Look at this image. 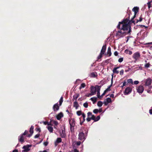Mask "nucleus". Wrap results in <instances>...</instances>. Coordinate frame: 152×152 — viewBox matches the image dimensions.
Here are the masks:
<instances>
[{
    "label": "nucleus",
    "mask_w": 152,
    "mask_h": 152,
    "mask_svg": "<svg viewBox=\"0 0 152 152\" xmlns=\"http://www.w3.org/2000/svg\"><path fill=\"white\" fill-rule=\"evenodd\" d=\"M91 117V119L94 120V121H95V117H95V116L93 115H92Z\"/></svg>",
    "instance_id": "4c0bfd02"
},
{
    "label": "nucleus",
    "mask_w": 152,
    "mask_h": 152,
    "mask_svg": "<svg viewBox=\"0 0 152 152\" xmlns=\"http://www.w3.org/2000/svg\"><path fill=\"white\" fill-rule=\"evenodd\" d=\"M132 91V89L131 88L129 87H127L125 90L124 94L125 95H127L130 93Z\"/></svg>",
    "instance_id": "1a4fd4ad"
},
{
    "label": "nucleus",
    "mask_w": 152,
    "mask_h": 152,
    "mask_svg": "<svg viewBox=\"0 0 152 152\" xmlns=\"http://www.w3.org/2000/svg\"><path fill=\"white\" fill-rule=\"evenodd\" d=\"M106 92H105V91H104V93L102 94V95L100 96H101V97H100V98H99V99H101L103 96L104 95H105V93H106Z\"/></svg>",
    "instance_id": "de8ad7c7"
},
{
    "label": "nucleus",
    "mask_w": 152,
    "mask_h": 152,
    "mask_svg": "<svg viewBox=\"0 0 152 152\" xmlns=\"http://www.w3.org/2000/svg\"><path fill=\"white\" fill-rule=\"evenodd\" d=\"M150 64L149 63H147V64H146L145 65V67L146 68H148L150 66Z\"/></svg>",
    "instance_id": "ea45409f"
},
{
    "label": "nucleus",
    "mask_w": 152,
    "mask_h": 152,
    "mask_svg": "<svg viewBox=\"0 0 152 152\" xmlns=\"http://www.w3.org/2000/svg\"><path fill=\"white\" fill-rule=\"evenodd\" d=\"M51 122H47V121H44V122H43V124L45 125H47L48 126L52 125H51Z\"/></svg>",
    "instance_id": "b1692460"
},
{
    "label": "nucleus",
    "mask_w": 152,
    "mask_h": 152,
    "mask_svg": "<svg viewBox=\"0 0 152 152\" xmlns=\"http://www.w3.org/2000/svg\"><path fill=\"white\" fill-rule=\"evenodd\" d=\"M39 134H37V135H36L35 137H34L35 138H38L39 137Z\"/></svg>",
    "instance_id": "4d7b16f0"
},
{
    "label": "nucleus",
    "mask_w": 152,
    "mask_h": 152,
    "mask_svg": "<svg viewBox=\"0 0 152 152\" xmlns=\"http://www.w3.org/2000/svg\"><path fill=\"white\" fill-rule=\"evenodd\" d=\"M97 105L99 107H101L102 106V103L101 101H99L97 104Z\"/></svg>",
    "instance_id": "cd10ccee"
},
{
    "label": "nucleus",
    "mask_w": 152,
    "mask_h": 152,
    "mask_svg": "<svg viewBox=\"0 0 152 152\" xmlns=\"http://www.w3.org/2000/svg\"><path fill=\"white\" fill-rule=\"evenodd\" d=\"M61 139L60 138H57L56 142H55V145L56 146L58 143L60 142H61Z\"/></svg>",
    "instance_id": "6ab92c4d"
},
{
    "label": "nucleus",
    "mask_w": 152,
    "mask_h": 152,
    "mask_svg": "<svg viewBox=\"0 0 152 152\" xmlns=\"http://www.w3.org/2000/svg\"><path fill=\"white\" fill-rule=\"evenodd\" d=\"M59 109V106L58 103L55 104L53 107V109L54 111H57Z\"/></svg>",
    "instance_id": "4468645a"
},
{
    "label": "nucleus",
    "mask_w": 152,
    "mask_h": 152,
    "mask_svg": "<svg viewBox=\"0 0 152 152\" xmlns=\"http://www.w3.org/2000/svg\"><path fill=\"white\" fill-rule=\"evenodd\" d=\"M110 87V86H109L105 91V92H107V91H108L109 90V89Z\"/></svg>",
    "instance_id": "3c124183"
},
{
    "label": "nucleus",
    "mask_w": 152,
    "mask_h": 152,
    "mask_svg": "<svg viewBox=\"0 0 152 152\" xmlns=\"http://www.w3.org/2000/svg\"><path fill=\"white\" fill-rule=\"evenodd\" d=\"M87 115H88V116L89 117H91V116H92V113H91L90 112H88V113H87Z\"/></svg>",
    "instance_id": "e433bc0d"
},
{
    "label": "nucleus",
    "mask_w": 152,
    "mask_h": 152,
    "mask_svg": "<svg viewBox=\"0 0 152 152\" xmlns=\"http://www.w3.org/2000/svg\"><path fill=\"white\" fill-rule=\"evenodd\" d=\"M91 100L94 103L96 102L97 100L96 97H92L91 98Z\"/></svg>",
    "instance_id": "a878e982"
},
{
    "label": "nucleus",
    "mask_w": 152,
    "mask_h": 152,
    "mask_svg": "<svg viewBox=\"0 0 152 152\" xmlns=\"http://www.w3.org/2000/svg\"><path fill=\"white\" fill-rule=\"evenodd\" d=\"M149 113L151 114L152 115V109L149 110Z\"/></svg>",
    "instance_id": "680f3d73"
},
{
    "label": "nucleus",
    "mask_w": 152,
    "mask_h": 152,
    "mask_svg": "<svg viewBox=\"0 0 152 152\" xmlns=\"http://www.w3.org/2000/svg\"><path fill=\"white\" fill-rule=\"evenodd\" d=\"M142 20V18L140 17L139 18V20H137V21L136 22L137 23L138 22H141Z\"/></svg>",
    "instance_id": "37998d69"
},
{
    "label": "nucleus",
    "mask_w": 152,
    "mask_h": 152,
    "mask_svg": "<svg viewBox=\"0 0 152 152\" xmlns=\"http://www.w3.org/2000/svg\"><path fill=\"white\" fill-rule=\"evenodd\" d=\"M124 72V70L123 69L121 70L120 72V74L121 75H123Z\"/></svg>",
    "instance_id": "79ce46f5"
},
{
    "label": "nucleus",
    "mask_w": 152,
    "mask_h": 152,
    "mask_svg": "<svg viewBox=\"0 0 152 152\" xmlns=\"http://www.w3.org/2000/svg\"><path fill=\"white\" fill-rule=\"evenodd\" d=\"M114 55L115 56H117L118 55V53L117 51H115L114 53Z\"/></svg>",
    "instance_id": "5fc2aeb1"
},
{
    "label": "nucleus",
    "mask_w": 152,
    "mask_h": 152,
    "mask_svg": "<svg viewBox=\"0 0 152 152\" xmlns=\"http://www.w3.org/2000/svg\"><path fill=\"white\" fill-rule=\"evenodd\" d=\"M60 134L61 136L62 137H64L66 136L65 134V130L64 129H62L61 131L60 132Z\"/></svg>",
    "instance_id": "f8f14e48"
},
{
    "label": "nucleus",
    "mask_w": 152,
    "mask_h": 152,
    "mask_svg": "<svg viewBox=\"0 0 152 152\" xmlns=\"http://www.w3.org/2000/svg\"><path fill=\"white\" fill-rule=\"evenodd\" d=\"M97 73L95 72H92L90 75V77H95L97 76Z\"/></svg>",
    "instance_id": "aec40b11"
},
{
    "label": "nucleus",
    "mask_w": 152,
    "mask_h": 152,
    "mask_svg": "<svg viewBox=\"0 0 152 152\" xmlns=\"http://www.w3.org/2000/svg\"><path fill=\"white\" fill-rule=\"evenodd\" d=\"M83 118H85L86 116L84 113H83L81 114Z\"/></svg>",
    "instance_id": "864d4df0"
},
{
    "label": "nucleus",
    "mask_w": 152,
    "mask_h": 152,
    "mask_svg": "<svg viewBox=\"0 0 152 152\" xmlns=\"http://www.w3.org/2000/svg\"><path fill=\"white\" fill-rule=\"evenodd\" d=\"M44 144L45 146H46L48 144V143L47 142H45L44 143Z\"/></svg>",
    "instance_id": "052dcab7"
},
{
    "label": "nucleus",
    "mask_w": 152,
    "mask_h": 152,
    "mask_svg": "<svg viewBox=\"0 0 152 152\" xmlns=\"http://www.w3.org/2000/svg\"><path fill=\"white\" fill-rule=\"evenodd\" d=\"M100 87L99 86H96L95 87L91 86V94L94 95L96 94V92H97V96L98 98H100L101 96L100 95Z\"/></svg>",
    "instance_id": "f03ea898"
},
{
    "label": "nucleus",
    "mask_w": 152,
    "mask_h": 152,
    "mask_svg": "<svg viewBox=\"0 0 152 152\" xmlns=\"http://www.w3.org/2000/svg\"><path fill=\"white\" fill-rule=\"evenodd\" d=\"M126 82H124L123 83V86H122V87L126 86Z\"/></svg>",
    "instance_id": "6e6d98bb"
},
{
    "label": "nucleus",
    "mask_w": 152,
    "mask_h": 152,
    "mask_svg": "<svg viewBox=\"0 0 152 152\" xmlns=\"http://www.w3.org/2000/svg\"><path fill=\"white\" fill-rule=\"evenodd\" d=\"M123 60V58H121L119 59L118 61L119 62H121Z\"/></svg>",
    "instance_id": "58836bf2"
},
{
    "label": "nucleus",
    "mask_w": 152,
    "mask_h": 152,
    "mask_svg": "<svg viewBox=\"0 0 152 152\" xmlns=\"http://www.w3.org/2000/svg\"><path fill=\"white\" fill-rule=\"evenodd\" d=\"M148 93H151V91L150 90H148L147 91Z\"/></svg>",
    "instance_id": "774afa93"
},
{
    "label": "nucleus",
    "mask_w": 152,
    "mask_h": 152,
    "mask_svg": "<svg viewBox=\"0 0 152 152\" xmlns=\"http://www.w3.org/2000/svg\"><path fill=\"white\" fill-rule=\"evenodd\" d=\"M125 52L126 54H128L130 55L132 54V52L131 51L129 50H128L126 49L125 50Z\"/></svg>",
    "instance_id": "5701e85b"
},
{
    "label": "nucleus",
    "mask_w": 152,
    "mask_h": 152,
    "mask_svg": "<svg viewBox=\"0 0 152 152\" xmlns=\"http://www.w3.org/2000/svg\"><path fill=\"white\" fill-rule=\"evenodd\" d=\"M48 130L50 132H53V129L52 127L49 126L47 127Z\"/></svg>",
    "instance_id": "4be33fe9"
},
{
    "label": "nucleus",
    "mask_w": 152,
    "mask_h": 152,
    "mask_svg": "<svg viewBox=\"0 0 152 152\" xmlns=\"http://www.w3.org/2000/svg\"><path fill=\"white\" fill-rule=\"evenodd\" d=\"M151 2H152V1H151L148 2L147 3L148 6V8L149 9L151 6Z\"/></svg>",
    "instance_id": "393cba45"
},
{
    "label": "nucleus",
    "mask_w": 152,
    "mask_h": 152,
    "mask_svg": "<svg viewBox=\"0 0 152 152\" xmlns=\"http://www.w3.org/2000/svg\"><path fill=\"white\" fill-rule=\"evenodd\" d=\"M129 70H130V69L129 68H128V69L127 70H125V72H129Z\"/></svg>",
    "instance_id": "e2e57ef3"
},
{
    "label": "nucleus",
    "mask_w": 152,
    "mask_h": 152,
    "mask_svg": "<svg viewBox=\"0 0 152 152\" xmlns=\"http://www.w3.org/2000/svg\"><path fill=\"white\" fill-rule=\"evenodd\" d=\"M134 84L137 85L139 83V82L138 81L136 80V81H134Z\"/></svg>",
    "instance_id": "a18cd8bd"
},
{
    "label": "nucleus",
    "mask_w": 152,
    "mask_h": 152,
    "mask_svg": "<svg viewBox=\"0 0 152 152\" xmlns=\"http://www.w3.org/2000/svg\"><path fill=\"white\" fill-rule=\"evenodd\" d=\"M137 91L140 94H142L144 90L143 86H140L137 87Z\"/></svg>",
    "instance_id": "0eeeda50"
},
{
    "label": "nucleus",
    "mask_w": 152,
    "mask_h": 152,
    "mask_svg": "<svg viewBox=\"0 0 152 152\" xmlns=\"http://www.w3.org/2000/svg\"><path fill=\"white\" fill-rule=\"evenodd\" d=\"M140 53L137 52L135 53L133 56V58L136 60H137L140 57Z\"/></svg>",
    "instance_id": "6e6552de"
},
{
    "label": "nucleus",
    "mask_w": 152,
    "mask_h": 152,
    "mask_svg": "<svg viewBox=\"0 0 152 152\" xmlns=\"http://www.w3.org/2000/svg\"><path fill=\"white\" fill-rule=\"evenodd\" d=\"M106 49V45H104L102 47V49L101 50L100 53L102 54H104L105 51Z\"/></svg>",
    "instance_id": "dca6fc26"
},
{
    "label": "nucleus",
    "mask_w": 152,
    "mask_h": 152,
    "mask_svg": "<svg viewBox=\"0 0 152 152\" xmlns=\"http://www.w3.org/2000/svg\"><path fill=\"white\" fill-rule=\"evenodd\" d=\"M91 117H88V118H87V121H91Z\"/></svg>",
    "instance_id": "8fccbe9b"
},
{
    "label": "nucleus",
    "mask_w": 152,
    "mask_h": 152,
    "mask_svg": "<svg viewBox=\"0 0 152 152\" xmlns=\"http://www.w3.org/2000/svg\"><path fill=\"white\" fill-rule=\"evenodd\" d=\"M76 144L77 145H79L81 144V142L80 141L77 142H76Z\"/></svg>",
    "instance_id": "09e8293b"
},
{
    "label": "nucleus",
    "mask_w": 152,
    "mask_h": 152,
    "mask_svg": "<svg viewBox=\"0 0 152 152\" xmlns=\"http://www.w3.org/2000/svg\"><path fill=\"white\" fill-rule=\"evenodd\" d=\"M78 106V104L77 102H74V107H75L76 109H77Z\"/></svg>",
    "instance_id": "c85d7f7f"
},
{
    "label": "nucleus",
    "mask_w": 152,
    "mask_h": 152,
    "mask_svg": "<svg viewBox=\"0 0 152 152\" xmlns=\"http://www.w3.org/2000/svg\"><path fill=\"white\" fill-rule=\"evenodd\" d=\"M130 23L129 20L126 19L122 22H119L117 28H121L117 33L116 36L118 38L122 37L126 34L130 33L131 31Z\"/></svg>",
    "instance_id": "f257e3e1"
},
{
    "label": "nucleus",
    "mask_w": 152,
    "mask_h": 152,
    "mask_svg": "<svg viewBox=\"0 0 152 152\" xmlns=\"http://www.w3.org/2000/svg\"><path fill=\"white\" fill-rule=\"evenodd\" d=\"M83 106L85 108H87L88 107V103L87 102L84 103L83 104Z\"/></svg>",
    "instance_id": "72a5a7b5"
},
{
    "label": "nucleus",
    "mask_w": 152,
    "mask_h": 152,
    "mask_svg": "<svg viewBox=\"0 0 152 152\" xmlns=\"http://www.w3.org/2000/svg\"><path fill=\"white\" fill-rule=\"evenodd\" d=\"M99 112H101L102 111V108L99 109Z\"/></svg>",
    "instance_id": "0e129e2a"
},
{
    "label": "nucleus",
    "mask_w": 152,
    "mask_h": 152,
    "mask_svg": "<svg viewBox=\"0 0 152 152\" xmlns=\"http://www.w3.org/2000/svg\"><path fill=\"white\" fill-rule=\"evenodd\" d=\"M93 95L91 94V92L90 93L88 94H86V96L88 97H90L91 96Z\"/></svg>",
    "instance_id": "c03bdc74"
},
{
    "label": "nucleus",
    "mask_w": 152,
    "mask_h": 152,
    "mask_svg": "<svg viewBox=\"0 0 152 152\" xmlns=\"http://www.w3.org/2000/svg\"><path fill=\"white\" fill-rule=\"evenodd\" d=\"M28 133V131L26 130L25 132L22 134L23 135H26Z\"/></svg>",
    "instance_id": "49530a36"
},
{
    "label": "nucleus",
    "mask_w": 152,
    "mask_h": 152,
    "mask_svg": "<svg viewBox=\"0 0 152 152\" xmlns=\"http://www.w3.org/2000/svg\"><path fill=\"white\" fill-rule=\"evenodd\" d=\"M107 54L109 56H110L111 55V48L110 47H109L107 51Z\"/></svg>",
    "instance_id": "a211bd4d"
},
{
    "label": "nucleus",
    "mask_w": 152,
    "mask_h": 152,
    "mask_svg": "<svg viewBox=\"0 0 152 152\" xmlns=\"http://www.w3.org/2000/svg\"><path fill=\"white\" fill-rule=\"evenodd\" d=\"M77 115L79 116L82 114L81 112L80 111H78L77 112Z\"/></svg>",
    "instance_id": "c9c22d12"
},
{
    "label": "nucleus",
    "mask_w": 152,
    "mask_h": 152,
    "mask_svg": "<svg viewBox=\"0 0 152 152\" xmlns=\"http://www.w3.org/2000/svg\"><path fill=\"white\" fill-rule=\"evenodd\" d=\"M99 111V110L98 109H95L93 110V112L95 113H97Z\"/></svg>",
    "instance_id": "f704fd0d"
},
{
    "label": "nucleus",
    "mask_w": 152,
    "mask_h": 152,
    "mask_svg": "<svg viewBox=\"0 0 152 152\" xmlns=\"http://www.w3.org/2000/svg\"><path fill=\"white\" fill-rule=\"evenodd\" d=\"M12 152H18V151L17 150H13Z\"/></svg>",
    "instance_id": "69168bd1"
},
{
    "label": "nucleus",
    "mask_w": 152,
    "mask_h": 152,
    "mask_svg": "<svg viewBox=\"0 0 152 152\" xmlns=\"http://www.w3.org/2000/svg\"><path fill=\"white\" fill-rule=\"evenodd\" d=\"M111 102V99L110 98H107L106 100L104 101V103L105 105H107L109 103Z\"/></svg>",
    "instance_id": "9b49d317"
},
{
    "label": "nucleus",
    "mask_w": 152,
    "mask_h": 152,
    "mask_svg": "<svg viewBox=\"0 0 152 152\" xmlns=\"http://www.w3.org/2000/svg\"><path fill=\"white\" fill-rule=\"evenodd\" d=\"M50 122H52L53 124H55L56 125H57L58 124V122L57 121H54L53 120H51Z\"/></svg>",
    "instance_id": "bb28decb"
},
{
    "label": "nucleus",
    "mask_w": 152,
    "mask_h": 152,
    "mask_svg": "<svg viewBox=\"0 0 152 152\" xmlns=\"http://www.w3.org/2000/svg\"><path fill=\"white\" fill-rule=\"evenodd\" d=\"M127 82L129 83H131L132 84H133V82L132 80V79H129L127 80Z\"/></svg>",
    "instance_id": "7c9ffc66"
},
{
    "label": "nucleus",
    "mask_w": 152,
    "mask_h": 152,
    "mask_svg": "<svg viewBox=\"0 0 152 152\" xmlns=\"http://www.w3.org/2000/svg\"><path fill=\"white\" fill-rule=\"evenodd\" d=\"M31 145H26L24 146L22 148L23 149L22 151V152H28L29 151L30 149V147Z\"/></svg>",
    "instance_id": "39448f33"
},
{
    "label": "nucleus",
    "mask_w": 152,
    "mask_h": 152,
    "mask_svg": "<svg viewBox=\"0 0 152 152\" xmlns=\"http://www.w3.org/2000/svg\"><path fill=\"white\" fill-rule=\"evenodd\" d=\"M69 124L70 126V130L71 132L74 131V127L75 125V121L73 118H71L69 120Z\"/></svg>",
    "instance_id": "7ed1b4c3"
},
{
    "label": "nucleus",
    "mask_w": 152,
    "mask_h": 152,
    "mask_svg": "<svg viewBox=\"0 0 152 152\" xmlns=\"http://www.w3.org/2000/svg\"><path fill=\"white\" fill-rule=\"evenodd\" d=\"M119 68V67L114 68L113 69V71L114 73L118 74L119 73V71L117 70V69Z\"/></svg>",
    "instance_id": "412c9836"
},
{
    "label": "nucleus",
    "mask_w": 152,
    "mask_h": 152,
    "mask_svg": "<svg viewBox=\"0 0 152 152\" xmlns=\"http://www.w3.org/2000/svg\"><path fill=\"white\" fill-rule=\"evenodd\" d=\"M86 139V136L81 131L79 132L78 134V139L80 140L84 141Z\"/></svg>",
    "instance_id": "20e7f679"
},
{
    "label": "nucleus",
    "mask_w": 152,
    "mask_h": 152,
    "mask_svg": "<svg viewBox=\"0 0 152 152\" xmlns=\"http://www.w3.org/2000/svg\"><path fill=\"white\" fill-rule=\"evenodd\" d=\"M33 129H34V127L33 126H31L30 128V130H29V132L31 134H29V135H28L27 136V137H30L31 136V135H32V134L33 133Z\"/></svg>",
    "instance_id": "f3484780"
},
{
    "label": "nucleus",
    "mask_w": 152,
    "mask_h": 152,
    "mask_svg": "<svg viewBox=\"0 0 152 152\" xmlns=\"http://www.w3.org/2000/svg\"><path fill=\"white\" fill-rule=\"evenodd\" d=\"M139 10V8L137 7H134L133 9L132 10L134 12V15L133 17L132 18L131 21H129L130 23L131 22H132V23L134 22V21L133 20L134 18L135 17L136 15L138 12Z\"/></svg>",
    "instance_id": "423d86ee"
},
{
    "label": "nucleus",
    "mask_w": 152,
    "mask_h": 152,
    "mask_svg": "<svg viewBox=\"0 0 152 152\" xmlns=\"http://www.w3.org/2000/svg\"><path fill=\"white\" fill-rule=\"evenodd\" d=\"M63 116V114L62 113H60L57 115L56 116V118L58 120H59Z\"/></svg>",
    "instance_id": "ddd939ff"
},
{
    "label": "nucleus",
    "mask_w": 152,
    "mask_h": 152,
    "mask_svg": "<svg viewBox=\"0 0 152 152\" xmlns=\"http://www.w3.org/2000/svg\"><path fill=\"white\" fill-rule=\"evenodd\" d=\"M102 54L101 53H100V54L98 56V59H100V58H101L102 57Z\"/></svg>",
    "instance_id": "a19ab883"
},
{
    "label": "nucleus",
    "mask_w": 152,
    "mask_h": 152,
    "mask_svg": "<svg viewBox=\"0 0 152 152\" xmlns=\"http://www.w3.org/2000/svg\"><path fill=\"white\" fill-rule=\"evenodd\" d=\"M151 80L150 78L147 79L145 82V84L146 86L150 85L151 83Z\"/></svg>",
    "instance_id": "2eb2a0df"
},
{
    "label": "nucleus",
    "mask_w": 152,
    "mask_h": 152,
    "mask_svg": "<svg viewBox=\"0 0 152 152\" xmlns=\"http://www.w3.org/2000/svg\"><path fill=\"white\" fill-rule=\"evenodd\" d=\"M85 86V84L84 83H83L81 84L80 87V89H81L82 88H84Z\"/></svg>",
    "instance_id": "2f4dec72"
},
{
    "label": "nucleus",
    "mask_w": 152,
    "mask_h": 152,
    "mask_svg": "<svg viewBox=\"0 0 152 152\" xmlns=\"http://www.w3.org/2000/svg\"><path fill=\"white\" fill-rule=\"evenodd\" d=\"M114 95L113 94H111L110 95V96L112 98L114 97Z\"/></svg>",
    "instance_id": "bf43d9fd"
},
{
    "label": "nucleus",
    "mask_w": 152,
    "mask_h": 152,
    "mask_svg": "<svg viewBox=\"0 0 152 152\" xmlns=\"http://www.w3.org/2000/svg\"><path fill=\"white\" fill-rule=\"evenodd\" d=\"M63 98L62 96L61 97V98L60 99V100L59 101V104H60V106H61V105L62 103L63 102Z\"/></svg>",
    "instance_id": "c756f323"
},
{
    "label": "nucleus",
    "mask_w": 152,
    "mask_h": 152,
    "mask_svg": "<svg viewBox=\"0 0 152 152\" xmlns=\"http://www.w3.org/2000/svg\"><path fill=\"white\" fill-rule=\"evenodd\" d=\"M110 87V86H109L105 91V92H107V91H108L109 90V89Z\"/></svg>",
    "instance_id": "603ef678"
},
{
    "label": "nucleus",
    "mask_w": 152,
    "mask_h": 152,
    "mask_svg": "<svg viewBox=\"0 0 152 152\" xmlns=\"http://www.w3.org/2000/svg\"><path fill=\"white\" fill-rule=\"evenodd\" d=\"M73 152H79V151L77 149H74Z\"/></svg>",
    "instance_id": "13d9d810"
},
{
    "label": "nucleus",
    "mask_w": 152,
    "mask_h": 152,
    "mask_svg": "<svg viewBox=\"0 0 152 152\" xmlns=\"http://www.w3.org/2000/svg\"><path fill=\"white\" fill-rule=\"evenodd\" d=\"M100 118V117L99 116H98L97 117H95V121H98Z\"/></svg>",
    "instance_id": "473e14b6"
},
{
    "label": "nucleus",
    "mask_w": 152,
    "mask_h": 152,
    "mask_svg": "<svg viewBox=\"0 0 152 152\" xmlns=\"http://www.w3.org/2000/svg\"><path fill=\"white\" fill-rule=\"evenodd\" d=\"M23 136L24 135L22 134L18 137V139L19 141L22 143H23L24 142V139L25 138Z\"/></svg>",
    "instance_id": "9d476101"
},
{
    "label": "nucleus",
    "mask_w": 152,
    "mask_h": 152,
    "mask_svg": "<svg viewBox=\"0 0 152 152\" xmlns=\"http://www.w3.org/2000/svg\"><path fill=\"white\" fill-rule=\"evenodd\" d=\"M39 152H47V151H46V150H45L44 151H40Z\"/></svg>",
    "instance_id": "338daca9"
}]
</instances>
